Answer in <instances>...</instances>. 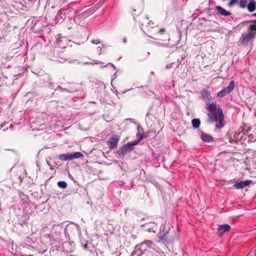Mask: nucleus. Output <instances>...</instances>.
<instances>
[{"instance_id":"nucleus-1","label":"nucleus","mask_w":256,"mask_h":256,"mask_svg":"<svg viewBox=\"0 0 256 256\" xmlns=\"http://www.w3.org/2000/svg\"><path fill=\"white\" fill-rule=\"evenodd\" d=\"M208 116L210 122H216L218 120V124L216 126L221 128L224 126V116L221 108L216 103H211L208 106Z\"/></svg>"},{"instance_id":"nucleus-2","label":"nucleus","mask_w":256,"mask_h":256,"mask_svg":"<svg viewBox=\"0 0 256 256\" xmlns=\"http://www.w3.org/2000/svg\"><path fill=\"white\" fill-rule=\"evenodd\" d=\"M152 241L146 240L136 246L132 256H152L155 252Z\"/></svg>"},{"instance_id":"nucleus-3","label":"nucleus","mask_w":256,"mask_h":256,"mask_svg":"<svg viewBox=\"0 0 256 256\" xmlns=\"http://www.w3.org/2000/svg\"><path fill=\"white\" fill-rule=\"evenodd\" d=\"M154 24L152 20H150L148 17H143L142 20V26L144 27H148V28H153L154 32L156 33L154 35L157 36L156 39H160V35L165 34V30L164 28L159 29L158 27L153 26Z\"/></svg>"},{"instance_id":"nucleus-4","label":"nucleus","mask_w":256,"mask_h":256,"mask_svg":"<svg viewBox=\"0 0 256 256\" xmlns=\"http://www.w3.org/2000/svg\"><path fill=\"white\" fill-rule=\"evenodd\" d=\"M142 138V136H141L140 140H138L128 142L126 144H124L120 148V154L122 155H124L128 152H131L134 149V146L136 145Z\"/></svg>"},{"instance_id":"nucleus-5","label":"nucleus","mask_w":256,"mask_h":256,"mask_svg":"<svg viewBox=\"0 0 256 256\" xmlns=\"http://www.w3.org/2000/svg\"><path fill=\"white\" fill-rule=\"evenodd\" d=\"M56 43L60 48H64L68 46L69 43L74 42L70 40H68L64 36H62L61 34H59L56 36Z\"/></svg>"},{"instance_id":"nucleus-6","label":"nucleus","mask_w":256,"mask_h":256,"mask_svg":"<svg viewBox=\"0 0 256 256\" xmlns=\"http://www.w3.org/2000/svg\"><path fill=\"white\" fill-rule=\"evenodd\" d=\"M255 34L256 32H252L244 33L240 39V42L244 45H248V42L254 38Z\"/></svg>"},{"instance_id":"nucleus-7","label":"nucleus","mask_w":256,"mask_h":256,"mask_svg":"<svg viewBox=\"0 0 256 256\" xmlns=\"http://www.w3.org/2000/svg\"><path fill=\"white\" fill-rule=\"evenodd\" d=\"M234 88V82L232 80L229 84V85L224 88L217 94V96L219 98H222L226 96V94H230Z\"/></svg>"},{"instance_id":"nucleus-8","label":"nucleus","mask_w":256,"mask_h":256,"mask_svg":"<svg viewBox=\"0 0 256 256\" xmlns=\"http://www.w3.org/2000/svg\"><path fill=\"white\" fill-rule=\"evenodd\" d=\"M234 88V82L232 80L229 84V85L224 88L217 94V96L219 98H222L226 96V94H230Z\"/></svg>"},{"instance_id":"nucleus-9","label":"nucleus","mask_w":256,"mask_h":256,"mask_svg":"<svg viewBox=\"0 0 256 256\" xmlns=\"http://www.w3.org/2000/svg\"><path fill=\"white\" fill-rule=\"evenodd\" d=\"M230 228V226L228 224L220 225L218 228L217 234L220 236H222L225 232H228Z\"/></svg>"},{"instance_id":"nucleus-10","label":"nucleus","mask_w":256,"mask_h":256,"mask_svg":"<svg viewBox=\"0 0 256 256\" xmlns=\"http://www.w3.org/2000/svg\"><path fill=\"white\" fill-rule=\"evenodd\" d=\"M244 135L245 134L242 131L236 132L233 136L234 138H230V142L232 143L233 142H236L240 141L243 138Z\"/></svg>"},{"instance_id":"nucleus-11","label":"nucleus","mask_w":256,"mask_h":256,"mask_svg":"<svg viewBox=\"0 0 256 256\" xmlns=\"http://www.w3.org/2000/svg\"><path fill=\"white\" fill-rule=\"evenodd\" d=\"M120 138L117 136H114L108 142V144L110 148H115L118 146Z\"/></svg>"},{"instance_id":"nucleus-12","label":"nucleus","mask_w":256,"mask_h":256,"mask_svg":"<svg viewBox=\"0 0 256 256\" xmlns=\"http://www.w3.org/2000/svg\"><path fill=\"white\" fill-rule=\"evenodd\" d=\"M252 183L251 180H246L240 181L239 182L236 183L234 185V187L236 189L243 188L246 186H248Z\"/></svg>"},{"instance_id":"nucleus-13","label":"nucleus","mask_w":256,"mask_h":256,"mask_svg":"<svg viewBox=\"0 0 256 256\" xmlns=\"http://www.w3.org/2000/svg\"><path fill=\"white\" fill-rule=\"evenodd\" d=\"M84 17H68V20L70 22H74L76 24L79 26H84L85 24L84 21Z\"/></svg>"},{"instance_id":"nucleus-14","label":"nucleus","mask_w":256,"mask_h":256,"mask_svg":"<svg viewBox=\"0 0 256 256\" xmlns=\"http://www.w3.org/2000/svg\"><path fill=\"white\" fill-rule=\"evenodd\" d=\"M216 10L217 11V14H221L224 16H228L231 14L229 12H227L224 8L220 6H216Z\"/></svg>"},{"instance_id":"nucleus-15","label":"nucleus","mask_w":256,"mask_h":256,"mask_svg":"<svg viewBox=\"0 0 256 256\" xmlns=\"http://www.w3.org/2000/svg\"><path fill=\"white\" fill-rule=\"evenodd\" d=\"M200 94L202 98L204 100H210L212 99V96H210V92L206 90H202Z\"/></svg>"},{"instance_id":"nucleus-16","label":"nucleus","mask_w":256,"mask_h":256,"mask_svg":"<svg viewBox=\"0 0 256 256\" xmlns=\"http://www.w3.org/2000/svg\"><path fill=\"white\" fill-rule=\"evenodd\" d=\"M200 138L204 142H210L212 141L213 138L208 134H204L203 132L200 134Z\"/></svg>"},{"instance_id":"nucleus-17","label":"nucleus","mask_w":256,"mask_h":256,"mask_svg":"<svg viewBox=\"0 0 256 256\" xmlns=\"http://www.w3.org/2000/svg\"><path fill=\"white\" fill-rule=\"evenodd\" d=\"M160 238L164 243L168 244L172 242V240L168 238V234H165L162 236L160 235Z\"/></svg>"},{"instance_id":"nucleus-18","label":"nucleus","mask_w":256,"mask_h":256,"mask_svg":"<svg viewBox=\"0 0 256 256\" xmlns=\"http://www.w3.org/2000/svg\"><path fill=\"white\" fill-rule=\"evenodd\" d=\"M248 8L250 12L254 11L256 10V2L254 0H250L248 6Z\"/></svg>"},{"instance_id":"nucleus-19","label":"nucleus","mask_w":256,"mask_h":256,"mask_svg":"<svg viewBox=\"0 0 256 256\" xmlns=\"http://www.w3.org/2000/svg\"><path fill=\"white\" fill-rule=\"evenodd\" d=\"M59 159L62 161L70 160H72L71 154H62L60 156Z\"/></svg>"},{"instance_id":"nucleus-20","label":"nucleus","mask_w":256,"mask_h":256,"mask_svg":"<svg viewBox=\"0 0 256 256\" xmlns=\"http://www.w3.org/2000/svg\"><path fill=\"white\" fill-rule=\"evenodd\" d=\"M192 124L194 128H198L200 124V121L198 118H194L192 121Z\"/></svg>"},{"instance_id":"nucleus-21","label":"nucleus","mask_w":256,"mask_h":256,"mask_svg":"<svg viewBox=\"0 0 256 256\" xmlns=\"http://www.w3.org/2000/svg\"><path fill=\"white\" fill-rule=\"evenodd\" d=\"M248 30L252 32L256 31V20H254L250 22L248 26Z\"/></svg>"},{"instance_id":"nucleus-22","label":"nucleus","mask_w":256,"mask_h":256,"mask_svg":"<svg viewBox=\"0 0 256 256\" xmlns=\"http://www.w3.org/2000/svg\"><path fill=\"white\" fill-rule=\"evenodd\" d=\"M72 156V160H74L75 158H78L82 157L83 154L80 152H76L74 154H71Z\"/></svg>"},{"instance_id":"nucleus-23","label":"nucleus","mask_w":256,"mask_h":256,"mask_svg":"<svg viewBox=\"0 0 256 256\" xmlns=\"http://www.w3.org/2000/svg\"><path fill=\"white\" fill-rule=\"evenodd\" d=\"M58 186L62 188H65L67 186V184L64 181H60L58 182Z\"/></svg>"},{"instance_id":"nucleus-24","label":"nucleus","mask_w":256,"mask_h":256,"mask_svg":"<svg viewBox=\"0 0 256 256\" xmlns=\"http://www.w3.org/2000/svg\"><path fill=\"white\" fill-rule=\"evenodd\" d=\"M247 5V1L246 0H240V6L242 8H244Z\"/></svg>"},{"instance_id":"nucleus-25","label":"nucleus","mask_w":256,"mask_h":256,"mask_svg":"<svg viewBox=\"0 0 256 256\" xmlns=\"http://www.w3.org/2000/svg\"><path fill=\"white\" fill-rule=\"evenodd\" d=\"M101 41L100 39L92 40H91V43L95 44H100Z\"/></svg>"},{"instance_id":"nucleus-26","label":"nucleus","mask_w":256,"mask_h":256,"mask_svg":"<svg viewBox=\"0 0 256 256\" xmlns=\"http://www.w3.org/2000/svg\"><path fill=\"white\" fill-rule=\"evenodd\" d=\"M248 138H249V140H250L252 142H255L256 140V136H252V134H249L248 135Z\"/></svg>"},{"instance_id":"nucleus-27","label":"nucleus","mask_w":256,"mask_h":256,"mask_svg":"<svg viewBox=\"0 0 256 256\" xmlns=\"http://www.w3.org/2000/svg\"><path fill=\"white\" fill-rule=\"evenodd\" d=\"M238 0H230V1L229 2L228 5L230 6H232Z\"/></svg>"},{"instance_id":"nucleus-28","label":"nucleus","mask_w":256,"mask_h":256,"mask_svg":"<svg viewBox=\"0 0 256 256\" xmlns=\"http://www.w3.org/2000/svg\"><path fill=\"white\" fill-rule=\"evenodd\" d=\"M97 49L99 51V54H102V47L100 46H98L97 47Z\"/></svg>"},{"instance_id":"nucleus-29","label":"nucleus","mask_w":256,"mask_h":256,"mask_svg":"<svg viewBox=\"0 0 256 256\" xmlns=\"http://www.w3.org/2000/svg\"><path fill=\"white\" fill-rule=\"evenodd\" d=\"M94 12V10H89L87 12L88 14H92Z\"/></svg>"},{"instance_id":"nucleus-30","label":"nucleus","mask_w":256,"mask_h":256,"mask_svg":"<svg viewBox=\"0 0 256 256\" xmlns=\"http://www.w3.org/2000/svg\"><path fill=\"white\" fill-rule=\"evenodd\" d=\"M8 123H3L2 124L0 125V130H1L6 124Z\"/></svg>"},{"instance_id":"nucleus-31","label":"nucleus","mask_w":256,"mask_h":256,"mask_svg":"<svg viewBox=\"0 0 256 256\" xmlns=\"http://www.w3.org/2000/svg\"><path fill=\"white\" fill-rule=\"evenodd\" d=\"M76 62V60H72L71 61H69V62L70 63H74Z\"/></svg>"},{"instance_id":"nucleus-32","label":"nucleus","mask_w":256,"mask_h":256,"mask_svg":"<svg viewBox=\"0 0 256 256\" xmlns=\"http://www.w3.org/2000/svg\"><path fill=\"white\" fill-rule=\"evenodd\" d=\"M59 61H60V62H64L66 61V60H64V59H62V60H61V59H60V60H59Z\"/></svg>"},{"instance_id":"nucleus-33","label":"nucleus","mask_w":256,"mask_h":256,"mask_svg":"<svg viewBox=\"0 0 256 256\" xmlns=\"http://www.w3.org/2000/svg\"><path fill=\"white\" fill-rule=\"evenodd\" d=\"M122 40H123V42L124 43H126V38H124Z\"/></svg>"},{"instance_id":"nucleus-34","label":"nucleus","mask_w":256,"mask_h":256,"mask_svg":"<svg viewBox=\"0 0 256 256\" xmlns=\"http://www.w3.org/2000/svg\"><path fill=\"white\" fill-rule=\"evenodd\" d=\"M132 89H130V90H126V91H124L122 93L123 94H125L126 92H128V91H130Z\"/></svg>"},{"instance_id":"nucleus-35","label":"nucleus","mask_w":256,"mask_h":256,"mask_svg":"<svg viewBox=\"0 0 256 256\" xmlns=\"http://www.w3.org/2000/svg\"><path fill=\"white\" fill-rule=\"evenodd\" d=\"M152 228H150V227H149L148 228V230L149 231V232H151V230H152Z\"/></svg>"},{"instance_id":"nucleus-36","label":"nucleus","mask_w":256,"mask_h":256,"mask_svg":"<svg viewBox=\"0 0 256 256\" xmlns=\"http://www.w3.org/2000/svg\"><path fill=\"white\" fill-rule=\"evenodd\" d=\"M92 64V63L89 62H86L84 63V64Z\"/></svg>"},{"instance_id":"nucleus-37","label":"nucleus","mask_w":256,"mask_h":256,"mask_svg":"<svg viewBox=\"0 0 256 256\" xmlns=\"http://www.w3.org/2000/svg\"><path fill=\"white\" fill-rule=\"evenodd\" d=\"M10 151L12 152L13 154H14V150H11Z\"/></svg>"},{"instance_id":"nucleus-38","label":"nucleus","mask_w":256,"mask_h":256,"mask_svg":"<svg viewBox=\"0 0 256 256\" xmlns=\"http://www.w3.org/2000/svg\"><path fill=\"white\" fill-rule=\"evenodd\" d=\"M100 62H98H98H96L94 64H100Z\"/></svg>"},{"instance_id":"nucleus-39","label":"nucleus","mask_w":256,"mask_h":256,"mask_svg":"<svg viewBox=\"0 0 256 256\" xmlns=\"http://www.w3.org/2000/svg\"><path fill=\"white\" fill-rule=\"evenodd\" d=\"M170 67V65H168H168L166 66V68H169Z\"/></svg>"},{"instance_id":"nucleus-40","label":"nucleus","mask_w":256,"mask_h":256,"mask_svg":"<svg viewBox=\"0 0 256 256\" xmlns=\"http://www.w3.org/2000/svg\"><path fill=\"white\" fill-rule=\"evenodd\" d=\"M108 64H110L112 65V66H114V64L112 63H108Z\"/></svg>"},{"instance_id":"nucleus-41","label":"nucleus","mask_w":256,"mask_h":256,"mask_svg":"<svg viewBox=\"0 0 256 256\" xmlns=\"http://www.w3.org/2000/svg\"><path fill=\"white\" fill-rule=\"evenodd\" d=\"M7 129H8V127H6V128L3 129L2 130L5 131Z\"/></svg>"},{"instance_id":"nucleus-42","label":"nucleus","mask_w":256,"mask_h":256,"mask_svg":"<svg viewBox=\"0 0 256 256\" xmlns=\"http://www.w3.org/2000/svg\"><path fill=\"white\" fill-rule=\"evenodd\" d=\"M252 16H256V13H255V14H252Z\"/></svg>"},{"instance_id":"nucleus-43","label":"nucleus","mask_w":256,"mask_h":256,"mask_svg":"<svg viewBox=\"0 0 256 256\" xmlns=\"http://www.w3.org/2000/svg\"><path fill=\"white\" fill-rule=\"evenodd\" d=\"M116 95H118V92L117 90L116 91Z\"/></svg>"},{"instance_id":"nucleus-44","label":"nucleus","mask_w":256,"mask_h":256,"mask_svg":"<svg viewBox=\"0 0 256 256\" xmlns=\"http://www.w3.org/2000/svg\"><path fill=\"white\" fill-rule=\"evenodd\" d=\"M12 126V124H10V127L11 128Z\"/></svg>"}]
</instances>
